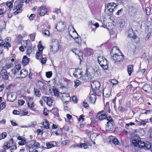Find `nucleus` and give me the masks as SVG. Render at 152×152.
Returning <instances> with one entry per match:
<instances>
[{
  "instance_id": "obj_30",
  "label": "nucleus",
  "mask_w": 152,
  "mask_h": 152,
  "mask_svg": "<svg viewBox=\"0 0 152 152\" xmlns=\"http://www.w3.org/2000/svg\"><path fill=\"white\" fill-rule=\"evenodd\" d=\"M36 85L40 89H43L44 86L43 83L41 81L37 82L36 83Z\"/></svg>"
},
{
  "instance_id": "obj_53",
  "label": "nucleus",
  "mask_w": 152,
  "mask_h": 152,
  "mask_svg": "<svg viewBox=\"0 0 152 152\" xmlns=\"http://www.w3.org/2000/svg\"><path fill=\"white\" fill-rule=\"evenodd\" d=\"M52 75V73L51 72H46V75L47 77L49 78Z\"/></svg>"
},
{
  "instance_id": "obj_54",
  "label": "nucleus",
  "mask_w": 152,
  "mask_h": 152,
  "mask_svg": "<svg viewBox=\"0 0 152 152\" xmlns=\"http://www.w3.org/2000/svg\"><path fill=\"white\" fill-rule=\"evenodd\" d=\"M110 82L112 83L113 85L116 84L118 83V81L115 79L111 80Z\"/></svg>"
},
{
  "instance_id": "obj_19",
  "label": "nucleus",
  "mask_w": 152,
  "mask_h": 152,
  "mask_svg": "<svg viewBox=\"0 0 152 152\" xmlns=\"http://www.w3.org/2000/svg\"><path fill=\"white\" fill-rule=\"evenodd\" d=\"M28 74V71L24 69H22L18 73V77L20 75V76L21 77H26Z\"/></svg>"
},
{
  "instance_id": "obj_11",
  "label": "nucleus",
  "mask_w": 152,
  "mask_h": 152,
  "mask_svg": "<svg viewBox=\"0 0 152 152\" xmlns=\"http://www.w3.org/2000/svg\"><path fill=\"white\" fill-rule=\"evenodd\" d=\"M140 141V140L138 136H134L133 137V140H132V144L134 146L138 147Z\"/></svg>"
},
{
  "instance_id": "obj_22",
  "label": "nucleus",
  "mask_w": 152,
  "mask_h": 152,
  "mask_svg": "<svg viewBox=\"0 0 152 152\" xmlns=\"http://www.w3.org/2000/svg\"><path fill=\"white\" fill-rule=\"evenodd\" d=\"M134 66L133 65H130L127 66V71L129 76L131 75L133 71Z\"/></svg>"
},
{
  "instance_id": "obj_2",
  "label": "nucleus",
  "mask_w": 152,
  "mask_h": 152,
  "mask_svg": "<svg viewBox=\"0 0 152 152\" xmlns=\"http://www.w3.org/2000/svg\"><path fill=\"white\" fill-rule=\"evenodd\" d=\"M126 34L134 43H137L139 42V38L135 34L132 28H129L127 29L126 32Z\"/></svg>"
},
{
  "instance_id": "obj_64",
  "label": "nucleus",
  "mask_w": 152,
  "mask_h": 152,
  "mask_svg": "<svg viewBox=\"0 0 152 152\" xmlns=\"http://www.w3.org/2000/svg\"><path fill=\"white\" fill-rule=\"evenodd\" d=\"M35 16V15L34 14H31L29 17V19L32 20H33V18Z\"/></svg>"
},
{
  "instance_id": "obj_1",
  "label": "nucleus",
  "mask_w": 152,
  "mask_h": 152,
  "mask_svg": "<svg viewBox=\"0 0 152 152\" xmlns=\"http://www.w3.org/2000/svg\"><path fill=\"white\" fill-rule=\"evenodd\" d=\"M119 50L117 49L115 50L113 49L111 51L110 55L112 59L115 61V63L117 64L118 62H120L124 59L123 55H119L116 53L119 52Z\"/></svg>"
},
{
  "instance_id": "obj_61",
  "label": "nucleus",
  "mask_w": 152,
  "mask_h": 152,
  "mask_svg": "<svg viewBox=\"0 0 152 152\" xmlns=\"http://www.w3.org/2000/svg\"><path fill=\"white\" fill-rule=\"evenodd\" d=\"M46 58L45 57L42 58L41 61V63L42 64H45L46 63Z\"/></svg>"
},
{
  "instance_id": "obj_48",
  "label": "nucleus",
  "mask_w": 152,
  "mask_h": 152,
  "mask_svg": "<svg viewBox=\"0 0 152 152\" xmlns=\"http://www.w3.org/2000/svg\"><path fill=\"white\" fill-rule=\"evenodd\" d=\"M61 10L59 8H55L53 11V12L58 14L59 13L61 12Z\"/></svg>"
},
{
  "instance_id": "obj_58",
  "label": "nucleus",
  "mask_w": 152,
  "mask_h": 152,
  "mask_svg": "<svg viewBox=\"0 0 152 152\" xmlns=\"http://www.w3.org/2000/svg\"><path fill=\"white\" fill-rule=\"evenodd\" d=\"M11 41V38L10 37H7L5 39L4 42L7 43H10Z\"/></svg>"
},
{
  "instance_id": "obj_21",
  "label": "nucleus",
  "mask_w": 152,
  "mask_h": 152,
  "mask_svg": "<svg viewBox=\"0 0 152 152\" xmlns=\"http://www.w3.org/2000/svg\"><path fill=\"white\" fill-rule=\"evenodd\" d=\"M91 76L89 75V73L87 70L84 76L83 77V79L86 81H89L91 79Z\"/></svg>"
},
{
  "instance_id": "obj_25",
  "label": "nucleus",
  "mask_w": 152,
  "mask_h": 152,
  "mask_svg": "<svg viewBox=\"0 0 152 152\" xmlns=\"http://www.w3.org/2000/svg\"><path fill=\"white\" fill-rule=\"evenodd\" d=\"M90 101L91 103H94L96 99V96L94 94H91L90 96Z\"/></svg>"
},
{
  "instance_id": "obj_56",
  "label": "nucleus",
  "mask_w": 152,
  "mask_h": 152,
  "mask_svg": "<svg viewBox=\"0 0 152 152\" xmlns=\"http://www.w3.org/2000/svg\"><path fill=\"white\" fill-rule=\"evenodd\" d=\"M46 145L48 148H50L53 147H54V146L52 144H50L49 143H46Z\"/></svg>"
},
{
  "instance_id": "obj_43",
  "label": "nucleus",
  "mask_w": 152,
  "mask_h": 152,
  "mask_svg": "<svg viewBox=\"0 0 152 152\" xmlns=\"http://www.w3.org/2000/svg\"><path fill=\"white\" fill-rule=\"evenodd\" d=\"M149 121L148 120H141V125H142L144 126Z\"/></svg>"
},
{
  "instance_id": "obj_26",
  "label": "nucleus",
  "mask_w": 152,
  "mask_h": 152,
  "mask_svg": "<svg viewBox=\"0 0 152 152\" xmlns=\"http://www.w3.org/2000/svg\"><path fill=\"white\" fill-rule=\"evenodd\" d=\"M43 126L46 129H48L50 128L49 124L47 119L44 120V121L43 123Z\"/></svg>"
},
{
  "instance_id": "obj_36",
  "label": "nucleus",
  "mask_w": 152,
  "mask_h": 152,
  "mask_svg": "<svg viewBox=\"0 0 152 152\" xmlns=\"http://www.w3.org/2000/svg\"><path fill=\"white\" fill-rule=\"evenodd\" d=\"M42 33L43 35L46 37H48L50 35V32L47 30L43 29L42 30Z\"/></svg>"
},
{
  "instance_id": "obj_47",
  "label": "nucleus",
  "mask_w": 152,
  "mask_h": 152,
  "mask_svg": "<svg viewBox=\"0 0 152 152\" xmlns=\"http://www.w3.org/2000/svg\"><path fill=\"white\" fill-rule=\"evenodd\" d=\"M13 64L12 63L9 62V63L6 64L5 66V67L7 69H9L10 67L12 66Z\"/></svg>"
},
{
  "instance_id": "obj_31",
  "label": "nucleus",
  "mask_w": 152,
  "mask_h": 152,
  "mask_svg": "<svg viewBox=\"0 0 152 152\" xmlns=\"http://www.w3.org/2000/svg\"><path fill=\"white\" fill-rule=\"evenodd\" d=\"M11 46V43H7L5 42H4L3 45L2 46H3L4 48L5 49H8Z\"/></svg>"
},
{
  "instance_id": "obj_20",
  "label": "nucleus",
  "mask_w": 152,
  "mask_h": 152,
  "mask_svg": "<svg viewBox=\"0 0 152 152\" xmlns=\"http://www.w3.org/2000/svg\"><path fill=\"white\" fill-rule=\"evenodd\" d=\"M107 125L105 129L107 131H110L112 130L113 129V126L111 122H107Z\"/></svg>"
},
{
  "instance_id": "obj_49",
  "label": "nucleus",
  "mask_w": 152,
  "mask_h": 152,
  "mask_svg": "<svg viewBox=\"0 0 152 152\" xmlns=\"http://www.w3.org/2000/svg\"><path fill=\"white\" fill-rule=\"evenodd\" d=\"M53 92L52 94L53 95H54L56 96H58L59 95L58 91L56 89L53 90Z\"/></svg>"
},
{
  "instance_id": "obj_42",
  "label": "nucleus",
  "mask_w": 152,
  "mask_h": 152,
  "mask_svg": "<svg viewBox=\"0 0 152 152\" xmlns=\"http://www.w3.org/2000/svg\"><path fill=\"white\" fill-rule=\"evenodd\" d=\"M88 145L85 143H81L80 145V148H83L84 149L87 148L88 147Z\"/></svg>"
},
{
  "instance_id": "obj_32",
  "label": "nucleus",
  "mask_w": 152,
  "mask_h": 152,
  "mask_svg": "<svg viewBox=\"0 0 152 152\" xmlns=\"http://www.w3.org/2000/svg\"><path fill=\"white\" fill-rule=\"evenodd\" d=\"M28 58L26 56H24L22 59V62L24 65H26L28 63Z\"/></svg>"
},
{
  "instance_id": "obj_28",
  "label": "nucleus",
  "mask_w": 152,
  "mask_h": 152,
  "mask_svg": "<svg viewBox=\"0 0 152 152\" xmlns=\"http://www.w3.org/2000/svg\"><path fill=\"white\" fill-rule=\"evenodd\" d=\"M99 135V134L98 133H92L90 136V138L92 141L93 142V140H94L95 138Z\"/></svg>"
},
{
  "instance_id": "obj_45",
  "label": "nucleus",
  "mask_w": 152,
  "mask_h": 152,
  "mask_svg": "<svg viewBox=\"0 0 152 152\" xmlns=\"http://www.w3.org/2000/svg\"><path fill=\"white\" fill-rule=\"evenodd\" d=\"M42 53V52L39 50H37L36 54V58L37 59H39L38 57H39Z\"/></svg>"
},
{
  "instance_id": "obj_52",
  "label": "nucleus",
  "mask_w": 152,
  "mask_h": 152,
  "mask_svg": "<svg viewBox=\"0 0 152 152\" xmlns=\"http://www.w3.org/2000/svg\"><path fill=\"white\" fill-rule=\"evenodd\" d=\"M123 132L126 135H130L131 134V132L129 130H126L125 129H124Z\"/></svg>"
},
{
  "instance_id": "obj_44",
  "label": "nucleus",
  "mask_w": 152,
  "mask_h": 152,
  "mask_svg": "<svg viewBox=\"0 0 152 152\" xmlns=\"http://www.w3.org/2000/svg\"><path fill=\"white\" fill-rule=\"evenodd\" d=\"M104 59L106 58L102 56H99L98 58V61L99 63L103 61L104 60Z\"/></svg>"
},
{
  "instance_id": "obj_41",
  "label": "nucleus",
  "mask_w": 152,
  "mask_h": 152,
  "mask_svg": "<svg viewBox=\"0 0 152 152\" xmlns=\"http://www.w3.org/2000/svg\"><path fill=\"white\" fill-rule=\"evenodd\" d=\"M151 143L148 141H147L145 143V147L148 149H149L151 148Z\"/></svg>"
},
{
  "instance_id": "obj_3",
  "label": "nucleus",
  "mask_w": 152,
  "mask_h": 152,
  "mask_svg": "<svg viewBox=\"0 0 152 152\" xmlns=\"http://www.w3.org/2000/svg\"><path fill=\"white\" fill-rule=\"evenodd\" d=\"M19 2L18 4L14 6L13 10H16L14 12V14L15 15H17L21 12L22 11V7L24 3L23 0H19Z\"/></svg>"
},
{
  "instance_id": "obj_7",
  "label": "nucleus",
  "mask_w": 152,
  "mask_h": 152,
  "mask_svg": "<svg viewBox=\"0 0 152 152\" xmlns=\"http://www.w3.org/2000/svg\"><path fill=\"white\" fill-rule=\"evenodd\" d=\"M100 86V83L98 81H93L91 83V87L94 91L98 90Z\"/></svg>"
},
{
  "instance_id": "obj_59",
  "label": "nucleus",
  "mask_w": 152,
  "mask_h": 152,
  "mask_svg": "<svg viewBox=\"0 0 152 152\" xmlns=\"http://www.w3.org/2000/svg\"><path fill=\"white\" fill-rule=\"evenodd\" d=\"M38 49L37 50H39L40 51L42 52V51L43 49V48L42 45H38Z\"/></svg>"
},
{
  "instance_id": "obj_5",
  "label": "nucleus",
  "mask_w": 152,
  "mask_h": 152,
  "mask_svg": "<svg viewBox=\"0 0 152 152\" xmlns=\"http://www.w3.org/2000/svg\"><path fill=\"white\" fill-rule=\"evenodd\" d=\"M59 42L57 40L53 42L52 45L50 46V50L52 49V51L54 53L57 52L59 49Z\"/></svg>"
},
{
  "instance_id": "obj_29",
  "label": "nucleus",
  "mask_w": 152,
  "mask_h": 152,
  "mask_svg": "<svg viewBox=\"0 0 152 152\" xmlns=\"http://www.w3.org/2000/svg\"><path fill=\"white\" fill-rule=\"evenodd\" d=\"M118 22L120 27L124 28L126 23L125 21L123 19H121L119 20Z\"/></svg>"
},
{
  "instance_id": "obj_35",
  "label": "nucleus",
  "mask_w": 152,
  "mask_h": 152,
  "mask_svg": "<svg viewBox=\"0 0 152 152\" xmlns=\"http://www.w3.org/2000/svg\"><path fill=\"white\" fill-rule=\"evenodd\" d=\"M34 106L35 104L32 102H30L28 103V107L31 109H33Z\"/></svg>"
},
{
  "instance_id": "obj_16",
  "label": "nucleus",
  "mask_w": 152,
  "mask_h": 152,
  "mask_svg": "<svg viewBox=\"0 0 152 152\" xmlns=\"http://www.w3.org/2000/svg\"><path fill=\"white\" fill-rule=\"evenodd\" d=\"M39 14L41 16L44 15L47 12V9L44 7H41L39 9Z\"/></svg>"
},
{
  "instance_id": "obj_50",
  "label": "nucleus",
  "mask_w": 152,
  "mask_h": 152,
  "mask_svg": "<svg viewBox=\"0 0 152 152\" xmlns=\"http://www.w3.org/2000/svg\"><path fill=\"white\" fill-rule=\"evenodd\" d=\"M35 35V34L34 33L31 34L29 35L31 39L33 41L34 40Z\"/></svg>"
},
{
  "instance_id": "obj_60",
  "label": "nucleus",
  "mask_w": 152,
  "mask_h": 152,
  "mask_svg": "<svg viewBox=\"0 0 152 152\" xmlns=\"http://www.w3.org/2000/svg\"><path fill=\"white\" fill-rule=\"evenodd\" d=\"M103 96H104L107 98V97H109L110 96V93H106L105 92V91H104V90L103 91Z\"/></svg>"
},
{
  "instance_id": "obj_51",
  "label": "nucleus",
  "mask_w": 152,
  "mask_h": 152,
  "mask_svg": "<svg viewBox=\"0 0 152 152\" xmlns=\"http://www.w3.org/2000/svg\"><path fill=\"white\" fill-rule=\"evenodd\" d=\"M76 42L77 43L80 44L81 42V39L80 37H76L75 39Z\"/></svg>"
},
{
  "instance_id": "obj_14",
  "label": "nucleus",
  "mask_w": 152,
  "mask_h": 152,
  "mask_svg": "<svg viewBox=\"0 0 152 152\" xmlns=\"http://www.w3.org/2000/svg\"><path fill=\"white\" fill-rule=\"evenodd\" d=\"M142 88L146 92L151 93L152 92V88L149 85L145 84L142 86Z\"/></svg>"
},
{
  "instance_id": "obj_46",
  "label": "nucleus",
  "mask_w": 152,
  "mask_h": 152,
  "mask_svg": "<svg viewBox=\"0 0 152 152\" xmlns=\"http://www.w3.org/2000/svg\"><path fill=\"white\" fill-rule=\"evenodd\" d=\"M6 106V103L5 102H2L0 104V110H2L4 109Z\"/></svg>"
},
{
  "instance_id": "obj_62",
  "label": "nucleus",
  "mask_w": 152,
  "mask_h": 152,
  "mask_svg": "<svg viewBox=\"0 0 152 152\" xmlns=\"http://www.w3.org/2000/svg\"><path fill=\"white\" fill-rule=\"evenodd\" d=\"M12 113L14 115H19L20 114V111L16 110H14L13 111Z\"/></svg>"
},
{
  "instance_id": "obj_37",
  "label": "nucleus",
  "mask_w": 152,
  "mask_h": 152,
  "mask_svg": "<svg viewBox=\"0 0 152 152\" xmlns=\"http://www.w3.org/2000/svg\"><path fill=\"white\" fill-rule=\"evenodd\" d=\"M75 83V87L76 88L78 86L80 85L81 84V82L80 80H77L74 82Z\"/></svg>"
},
{
  "instance_id": "obj_8",
  "label": "nucleus",
  "mask_w": 152,
  "mask_h": 152,
  "mask_svg": "<svg viewBox=\"0 0 152 152\" xmlns=\"http://www.w3.org/2000/svg\"><path fill=\"white\" fill-rule=\"evenodd\" d=\"M61 100L63 102L66 103L68 102L70 99V97L68 93H64L61 98Z\"/></svg>"
},
{
  "instance_id": "obj_38",
  "label": "nucleus",
  "mask_w": 152,
  "mask_h": 152,
  "mask_svg": "<svg viewBox=\"0 0 152 152\" xmlns=\"http://www.w3.org/2000/svg\"><path fill=\"white\" fill-rule=\"evenodd\" d=\"M31 142H33V143L34 146V147H35L37 148L39 147L40 144L39 142H36V140H32Z\"/></svg>"
},
{
  "instance_id": "obj_18",
  "label": "nucleus",
  "mask_w": 152,
  "mask_h": 152,
  "mask_svg": "<svg viewBox=\"0 0 152 152\" xmlns=\"http://www.w3.org/2000/svg\"><path fill=\"white\" fill-rule=\"evenodd\" d=\"M97 117L99 120L102 121L106 119L107 115L105 114H101V112H99L97 114Z\"/></svg>"
},
{
  "instance_id": "obj_23",
  "label": "nucleus",
  "mask_w": 152,
  "mask_h": 152,
  "mask_svg": "<svg viewBox=\"0 0 152 152\" xmlns=\"http://www.w3.org/2000/svg\"><path fill=\"white\" fill-rule=\"evenodd\" d=\"M51 112L53 113L55 116L57 117H59L58 114V110L57 108H53L52 110H51Z\"/></svg>"
},
{
  "instance_id": "obj_24",
  "label": "nucleus",
  "mask_w": 152,
  "mask_h": 152,
  "mask_svg": "<svg viewBox=\"0 0 152 152\" xmlns=\"http://www.w3.org/2000/svg\"><path fill=\"white\" fill-rule=\"evenodd\" d=\"M6 26L5 22L3 20H0V30L4 29Z\"/></svg>"
},
{
  "instance_id": "obj_57",
  "label": "nucleus",
  "mask_w": 152,
  "mask_h": 152,
  "mask_svg": "<svg viewBox=\"0 0 152 152\" xmlns=\"http://www.w3.org/2000/svg\"><path fill=\"white\" fill-rule=\"evenodd\" d=\"M26 143V141L25 140H23L20 141L18 142V144L20 145H23L25 144Z\"/></svg>"
},
{
  "instance_id": "obj_55",
  "label": "nucleus",
  "mask_w": 152,
  "mask_h": 152,
  "mask_svg": "<svg viewBox=\"0 0 152 152\" xmlns=\"http://www.w3.org/2000/svg\"><path fill=\"white\" fill-rule=\"evenodd\" d=\"M105 119L107 121H108V122H111L113 121V120L112 117L110 116L108 117L107 116L106 119Z\"/></svg>"
},
{
  "instance_id": "obj_39",
  "label": "nucleus",
  "mask_w": 152,
  "mask_h": 152,
  "mask_svg": "<svg viewBox=\"0 0 152 152\" xmlns=\"http://www.w3.org/2000/svg\"><path fill=\"white\" fill-rule=\"evenodd\" d=\"M112 142L115 145H118L119 144V142L118 140L113 137H112Z\"/></svg>"
},
{
  "instance_id": "obj_63",
  "label": "nucleus",
  "mask_w": 152,
  "mask_h": 152,
  "mask_svg": "<svg viewBox=\"0 0 152 152\" xmlns=\"http://www.w3.org/2000/svg\"><path fill=\"white\" fill-rule=\"evenodd\" d=\"M17 148V146L15 145H12L10 147V149L12 150H14L16 149Z\"/></svg>"
},
{
  "instance_id": "obj_17",
  "label": "nucleus",
  "mask_w": 152,
  "mask_h": 152,
  "mask_svg": "<svg viewBox=\"0 0 152 152\" xmlns=\"http://www.w3.org/2000/svg\"><path fill=\"white\" fill-rule=\"evenodd\" d=\"M25 45H24V46L25 48H26V47L27 46L26 51L27 53L28 54H29L32 51L31 45L30 43L29 45L28 46V42L26 41H25Z\"/></svg>"
},
{
  "instance_id": "obj_40",
  "label": "nucleus",
  "mask_w": 152,
  "mask_h": 152,
  "mask_svg": "<svg viewBox=\"0 0 152 152\" xmlns=\"http://www.w3.org/2000/svg\"><path fill=\"white\" fill-rule=\"evenodd\" d=\"M139 143L140 144L139 145L138 147L141 148H142L144 146L145 147V142L143 141H142L140 140Z\"/></svg>"
},
{
  "instance_id": "obj_13",
  "label": "nucleus",
  "mask_w": 152,
  "mask_h": 152,
  "mask_svg": "<svg viewBox=\"0 0 152 152\" xmlns=\"http://www.w3.org/2000/svg\"><path fill=\"white\" fill-rule=\"evenodd\" d=\"M82 70L81 69H75V72L73 73V75L77 78H79L82 76Z\"/></svg>"
},
{
  "instance_id": "obj_9",
  "label": "nucleus",
  "mask_w": 152,
  "mask_h": 152,
  "mask_svg": "<svg viewBox=\"0 0 152 152\" xmlns=\"http://www.w3.org/2000/svg\"><path fill=\"white\" fill-rule=\"evenodd\" d=\"M42 98L45 102H46L47 104L50 107L52 105L53 102L50 98L47 96H43Z\"/></svg>"
},
{
  "instance_id": "obj_15",
  "label": "nucleus",
  "mask_w": 152,
  "mask_h": 152,
  "mask_svg": "<svg viewBox=\"0 0 152 152\" xmlns=\"http://www.w3.org/2000/svg\"><path fill=\"white\" fill-rule=\"evenodd\" d=\"M0 74L4 79L7 80L8 79L9 76L8 75L7 72L5 69H2L1 70Z\"/></svg>"
},
{
  "instance_id": "obj_33",
  "label": "nucleus",
  "mask_w": 152,
  "mask_h": 152,
  "mask_svg": "<svg viewBox=\"0 0 152 152\" xmlns=\"http://www.w3.org/2000/svg\"><path fill=\"white\" fill-rule=\"evenodd\" d=\"M34 95L36 96L39 97L41 96V93L39 91L35 88H34Z\"/></svg>"
},
{
  "instance_id": "obj_4",
  "label": "nucleus",
  "mask_w": 152,
  "mask_h": 152,
  "mask_svg": "<svg viewBox=\"0 0 152 152\" xmlns=\"http://www.w3.org/2000/svg\"><path fill=\"white\" fill-rule=\"evenodd\" d=\"M7 100L9 102H13L16 98V94L14 92L9 91L7 94Z\"/></svg>"
},
{
  "instance_id": "obj_27",
  "label": "nucleus",
  "mask_w": 152,
  "mask_h": 152,
  "mask_svg": "<svg viewBox=\"0 0 152 152\" xmlns=\"http://www.w3.org/2000/svg\"><path fill=\"white\" fill-rule=\"evenodd\" d=\"M92 50L90 48H88L85 50V54L87 56H89L91 55L92 53Z\"/></svg>"
},
{
  "instance_id": "obj_6",
  "label": "nucleus",
  "mask_w": 152,
  "mask_h": 152,
  "mask_svg": "<svg viewBox=\"0 0 152 152\" xmlns=\"http://www.w3.org/2000/svg\"><path fill=\"white\" fill-rule=\"evenodd\" d=\"M117 6L114 2L108 3L107 5L106 8L110 12L112 13L115 11Z\"/></svg>"
},
{
  "instance_id": "obj_10",
  "label": "nucleus",
  "mask_w": 152,
  "mask_h": 152,
  "mask_svg": "<svg viewBox=\"0 0 152 152\" xmlns=\"http://www.w3.org/2000/svg\"><path fill=\"white\" fill-rule=\"evenodd\" d=\"M140 141V140L138 136H134L133 137V140H132V144L134 146L138 147Z\"/></svg>"
},
{
  "instance_id": "obj_34",
  "label": "nucleus",
  "mask_w": 152,
  "mask_h": 152,
  "mask_svg": "<svg viewBox=\"0 0 152 152\" xmlns=\"http://www.w3.org/2000/svg\"><path fill=\"white\" fill-rule=\"evenodd\" d=\"M3 4L6 5L10 9L12 7L13 4L11 1L7 2L6 3H3Z\"/></svg>"
},
{
  "instance_id": "obj_12",
  "label": "nucleus",
  "mask_w": 152,
  "mask_h": 152,
  "mask_svg": "<svg viewBox=\"0 0 152 152\" xmlns=\"http://www.w3.org/2000/svg\"><path fill=\"white\" fill-rule=\"evenodd\" d=\"M100 66L104 69H107L108 68V61L106 59L99 63Z\"/></svg>"
}]
</instances>
